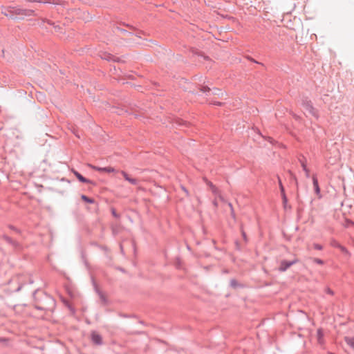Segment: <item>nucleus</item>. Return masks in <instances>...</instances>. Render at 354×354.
<instances>
[{
	"label": "nucleus",
	"instance_id": "f257e3e1",
	"mask_svg": "<svg viewBox=\"0 0 354 354\" xmlns=\"http://www.w3.org/2000/svg\"><path fill=\"white\" fill-rule=\"evenodd\" d=\"M1 13L7 17L13 19L17 15L31 16L33 13V10L22 9L19 7L9 6L3 8L1 10Z\"/></svg>",
	"mask_w": 354,
	"mask_h": 354
},
{
	"label": "nucleus",
	"instance_id": "f03ea898",
	"mask_svg": "<svg viewBox=\"0 0 354 354\" xmlns=\"http://www.w3.org/2000/svg\"><path fill=\"white\" fill-rule=\"evenodd\" d=\"M42 298V301L37 302L35 304V308L38 310L44 311L52 310L55 305V301L54 299L46 294H44Z\"/></svg>",
	"mask_w": 354,
	"mask_h": 354
},
{
	"label": "nucleus",
	"instance_id": "7ed1b4c3",
	"mask_svg": "<svg viewBox=\"0 0 354 354\" xmlns=\"http://www.w3.org/2000/svg\"><path fill=\"white\" fill-rule=\"evenodd\" d=\"M299 262V259L297 257H295L291 261L282 260L280 262L279 267L278 268L279 271L281 272H283L286 271L290 266L296 264Z\"/></svg>",
	"mask_w": 354,
	"mask_h": 354
},
{
	"label": "nucleus",
	"instance_id": "20e7f679",
	"mask_svg": "<svg viewBox=\"0 0 354 354\" xmlns=\"http://www.w3.org/2000/svg\"><path fill=\"white\" fill-rule=\"evenodd\" d=\"M302 106L311 115L318 118L319 115L317 111L313 107L312 102L310 100H308L307 99L304 100L302 101Z\"/></svg>",
	"mask_w": 354,
	"mask_h": 354
},
{
	"label": "nucleus",
	"instance_id": "39448f33",
	"mask_svg": "<svg viewBox=\"0 0 354 354\" xmlns=\"http://www.w3.org/2000/svg\"><path fill=\"white\" fill-rule=\"evenodd\" d=\"M298 161L299 162L301 167H302L304 171L305 172V176L307 178L310 177V170L307 167V159L306 158L300 154L298 157Z\"/></svg>",
	"mask_w": 354,
	"mask_h": 354
},
{
	"label": "nucleus",
	"instance_id": "423d86ee",
	"mask_svg": "<svg viewBox=\"0 0 354 354\" xmlns=\"http://www.w3.org/2000/svg\"><path fill=\"white\" fill-rule=\"evenodd\" d=\"M91 339L92 342L97 346H100L103 343L102 337L96 331H92L91 333Z\"/></svg>",
	"mask_w": 354,
	"mask_h": 354
},
{
	"label": "nucleus",
	"instance_id": "0eeeda50",
	"mask_svg": "<svg viewBox=\"0 0 354 354\" xmlns=\"http://www.w3.org/2000/svg\"><path fill=\"white\" fill-rule=\"evenodd\" d=\"M313 184L314 187L315 193L320 198L322 197L321 190L319 186L318 179L316 174H313L312 176Z\"/></svg>",
	"mask_w": 354,
	"mask_h": 354
},
{
	"label": "nucleus",
	"instance_id": "6e6552de",
	"mask_svg": "<svg viewBox=\"0 0 354 354\" xmlns=\"http://www.w3.org/2000/svg\"><path fill=\"white\" fill-rule=\"evenodd\" d=\"M1 238L5 241H6L8 244H10L13 248L17 249V248H20V244L19 243V242H17L15 240H13L10 236H8L6 234H3V235H2Z\"/></svg>",
	"mask_w": 354,
	"mask_h": 354
},
{
	"label": "nucleus",
	"instance_id": "1a4fd4ad",
	"mask_svg": "<svg viewBox=\"0 0 354 354\" xmlns=\"http://www.w3.org/2000/svg\"><path fill=\"white\" fill-rule=\"evenodd\" d=\"M92 168L94 170L100 171V172L112 173V172L116 171V170L113 167H97V166H93Z\"/></svg>",
	"mask_w": 354,
	"mask_h": 354
},
{
	"label": "nucleus",
	"instance_id": "9d476101",
	"mask_svg": "<svg viewBox=\"0 0 354 354\" xmlns=\"http://www.w3.org/2000/svg\"><path fill=\"white\" fill-rule=\"evenodd\" d=\"M120 172L127 181L134 185H138V180L136 178H131L124 171H120Z\"/></svg>",
	"mask_w": 354,
	"mask_h": 354
},
{
	"label": "nucleus",
	"instance_id": "9b49d317",
	"mask_svg": "<svg viewBox=\"0 0 354 354\" xmlns=\"http://www.w3.org/2000/svg\"><path fill=\"white\" fill-rule=\"evenodd\" d=\"M101 57L102 59H106L107 61L119 62V58H117L114 55L106 53H104L101 55Z\"/></svg>",
	"mask_w": 354,
	"mask_h": 354
},
{
	"label": "nucleus",
	"instance_id": "f8f14e48",
	"mask_svg": "<svg viewBox=\"0 0 354 354\" xmlns=\"http://www.w3.org/2000/svg\"><path fill=\"white\" fill-rule=\"evenodd\" d=\"M73 174L77 177V178L82 183H90V180L86 178H84L82 175H81L79 172L77 171H74Z\"/></svg>",
	"mask_w": 354,
	"mask_h": 354
},
{
	"label": "nucleus",
	"instance_id": "ddd939ff",
	"mask_svg": "<svg viewBox=\"0 0 354 354\" xmlns=\"http://www.w3.org/2000/svg\"><path fill=\"white\" fill-rule=\"evenodd\" d=\"M207 184L209 185L211 191L214 195H218L219 194L218 189L212 183L208 181Z\"/></svg>",
	"mask_w": 354,
	"mask_h": 354
},
{
	"label": "nucleus",
	"instance_id": "4468645a",
	"mask_svg": "<svg viewBox=\"0 0 354 354\" xmlns=\"http://www.w3.org/2000/svg\"><path fill=\"white\" fill-rule=\"evenodd\" d=\"M344 340L346 343L354 350V337H346Z\"/></svg>",
	"mask_w": 354,
	"mask_h": 354
},
{
	"label": "nucleus",
	"instance_id": "2eb2a0df",
	"mask_svg": "<svg viewBox=\"0 0 354 354\" xmlns=\"http://www.w3.org/2000/svg\"><path fill=\"white\" fill-rule=\"evenodd\" d=\"M317 340H318V342L319 344H322L323 343V337H324V333H323V331L321 328L318 329L317 331Z\"/></svg>",
	"mask_w": 354,
	"mask_h": 354
},
{
	"label": "nucleus",
	"instance_id": "dca6fc26",
	"mask_svg": "<svg viewBox=\"0 0 354 354\" xmlns=\"http://www.w3.org/2000/svg\"><path fill=\"white\" fill-rule=\"evenodd\" d=\"M81 198L86 203H90V204H92V203H94L95 201L94 199L91 198H89L88 196H86V195H82L81 196Z\"/></svg>",
	"mask_w": 354,
	"mask_h": 354
},
{
	"label": "nucleus",
	"instance_id": "f3484780",
	"mask_svg": "<svg viewBox=\"0 0 354 354\" xmlns=\"http://www.w3.org/2000/svg\"><path fill=\"white\" fill-rule=\"evenodd\" d=\"M330 245L333 248H337L338 247H339L340 243L335 239H332L330 241Z\"/></svg>",
	"mask_w": 354,
	"mask_h": 354
},
{
	"label": "nucleus",
	"instance_id": "a211bd4d",
	"mask_svg": "<svg viewBox=\"0 0 354 354\" xmlns=\"http://www.w3.org/2000/svg\"><path fill=\"white\" fill-rule=\"evenodd\" d=\"M277 178H278V183H279L280 192H281V194L285 193V189H284L283 185L282 184V182L281 180V178L279 176Z\"/></svg>",
	"mask_w": 354,
	"mask_h": 354
},
{
	"label": "nucleus",
	"instance_id": "6ab92c4d",
	"mask_svg": "<svg viewBox=\"0 0 354 354\" xmlns=\"http://www.w3.org/2000/svg\"><path fill=\"white\" fill-rule=\"evenodd\" d=\"M281 197H282V201H283V206H284V207H286V205L288 203V198H287V196L286 195V193L281 194Z\"/></svg>",
	"mask_w": 354,
	"mask_h": 354
},
{
	"label": "nucleus",
	"instance_id": "aec40b11",
	"mask_svg": "<svg viewBox=\"0 0 354 354\" xmlns=\"http://www.w3.org/2000/svg\"><path fill=\"white\" fill-rule=\"evenodd\" d=\"M201 91L203 93H209L211 89L207 86H203L201 88Z\"/></svg>",
	"mask_w": 354,
	"mask_h": 354
},
{
	"label": "nucleus",
	"instance_id": "412c9836",
	"mask_svg": "<svg viewBox=\"0 0 354 354\" xmlns=\"http://www.w3.org/2000/svg\"><path fill=\"white\" fill-rule=\"evenodd\" d=\"M313 262H315L317 264H319V265L324 264V261L320 259H318V258H314V259H313Z\"/></svg>",
	"mask_w": 354,
	"mask_h": 354
},
{
	"label": "nucleus",
	"instance_id": "4be33fe9",
	"mask_svg": "<svg viewBox=\"0 0 354 354\" xmlns=\"http://www.w3.org/2000/svg\"><path fill=\"white\" fill-rule=\"evenodd\" d=\"M26 1H29V2H39V3H50V1H47L46 0H26Z\"/></svg>",
	"mask_w": 354,
	"mask_h": 354
},
{
	"label": "nucleus",
	"instance_id": "5701e85b",
	"mask_svg": "<svg viewBox=\"0 0 354 354\" xmlns=\"http://www.w3.org/2000/svg\"><path fill=\"white\" fill-rule=\"evenodd\" d=\"M313 248L315 249V250H322L323 249V247L322 245L320 244H318V243H314L313 244Z\"/></svg>",
	"mask_w": 354,
	"mask_h": 354
},
{
	"label": "nucleus",
	"instance_id": "b1692460",
	"mask_svg": "<svg viewBox=\"0 0 354 354\" xmlns=\"http://www.w3.org/2000/svg\"><path fill=\"white\" fill-rule=\"evenodd\" d=\"M8 227H9L10 230H12L15 231V232H17V233H19H19L21 232H20V230H19V229H17V227H15V226H13V225H8Z\"/></svg>",
	"mask_w": 354,
	"mask_h": 354
},
{
	"label": "nucleus",
	"instance_id": "393cba45",
	"mask_svg": "<svg viewBox=\"0 0 354 354\" xmlns=\"http://www.w3.org/2000/svg\"><path fill=\"white\" fill-rule=\"evenodd\" d=\"M325 292H326V293L330 295H334V292L328 287L325 288Z\"/></svg>",
	"mask_w": 354,
	"mask_h": 354
},
{
	"label": "nucleus",
	"instance_id": "a878e982",
	"mask_svg": "<svg viewBox=\"0 0 354 354\" xmlns=\"http://www.w3.org/2000/svg\"><path fill=\"white\" fill-rule=\"evenodd\" d=\"M337 248H339L344 253H348L347 249L341 244L339 245V247H338Z\"/></svg>",
	"mask_w": 354,
	"mask_h": 354
},
{
	"label": "nucleus",
	"instance_id": "bb28decb",
	"mask_svg": "<svg viewBox=\"0 0 354 354\" xmlns=\"http://www.w3.org/2000/svg\"><path fill=\"white\" fill-rule=\"evenodd\" d=\"M288 173L290 174L291 178L295 181V183L297 184V179L296 176L291 171H289Z\"/></svg>",
	"mask_w": 354,
	"mask_h": 354
},
{
	"label": "nucleus",
	"instance_id": "cd10ccee",
	"mask_svg": "<svg viewBox=\"0 0 354 354\" xmlns=\"http://www.w3.org/2000/svg\"><path fill=\"white\" fill-rule=\"evenodd\" d=\"M236 281L235 279H232L230 281V284L232 286L235 287L236 286Z\"/></svg>",
	"mask_w": 354,
	"mask_h": 354
},
{
	"label": "nucleus",
	"instance_id": "c85d7f7f",
	"mask_svg": "<svg viewBox=\"0 0 354 354\" xmlns=\"http://www.w3.org/2000/svg\"><path fill=\"white\" fill-rule=\"evenodd\" d=\"M111 212H112V215L115 217V218H118V214L116 213L115 210L114 209H112L111 210Z\"/></svg>",
	"mask_w": 354,
	"mask_h": 354
},
{
	"label": "nucleus",
	"instance_id": "c756f323",
	"mask_svg": "<svg viewBox=\"0 0 354 354\" xmlns=\"http://www.w3.org/2000/svg\"><path fill=\"white\" fill-rule=\"evenodd\" d=\"M100 297L101 299H102L104 302H106V298H105V297L104 296V295H103V294L100 293Z\"/></svg>",
	"mask_w": 354,
	"mask_h": 354
},
{
	"label": "nucleus",
	"instance_id": "7c9ffc66",
	"mask_svg": "<svg viewBox=\"0 0 354 354\" xmlns=\"http://www.w3.org/2000/svg\"><path fill=\"white\" fill-rule=\"evenodd\" d=\"M210 104H212L214 105H218V106L221 105V102H210Z\"/></svg>",
	"mask_w": 354,
	"mask_h": 354
},
{
	"label": "nucleus",
	"instance_id": "2f4dec72",
	"mask_svg": "<svg viewBox=\"0 0 354 354\" xmlns=\"http://www.w3.org/2000/svg\"><path fill=\"white\" fill-rule=\"evenodd\" d=\"M229 206L230 207V208L232 209V216L233 217H234V210H233V208H232V205L231 203H229Z\"/></svg>",
	"mask_w": 354,
	"mask_h": 354
},
{
	"label": "nucleus",
	"instance_id": "473e14b6",
	"mask_svg": "<svg viewBox=\"0 0 354 354\" xmlns=\"http://www.w3.org/2000/svg\"><path fill=\"white\" fill-rule=\"evenodd\" d=\"M221 91L218 90V88H214V92H213V94H218L217 92H220Z\"/></svg>",
	"mask_w": 354,
	"mask_h": 354
},
{
	"label": "nucleus",
	"instance_id": "72a5a7b5",
	"mask_svg": "<svg viewBox=\"0 0 354 354\" xmlns=\"http://www.w3.org/2000/svg\"><path fill=\"white\" fill-rule=\"evenodd\" d=\"M23 285H24V283L19 286V287L17 288V291H19L21 290V288H22Z\"/></svg>",
	"mask_w": 354,
	"mask_h": 354
},
{
	"label": "nucleus",
	"instance_id": "f704fd0d",
	"mask_svg": "<svg viewBox=\"0 0 354 354\" xmlns=\"http://www.w3.org/2000/svg\"><path fill=\"white\" fill-rule=\"evenodd\" d=\"M242 235H243L244 239H246V234H245V232L244 231L242 232Z\"/></svg>",
	"mask_w": 354,
	"mask_h": 354
},
{
	"label": "nucleus",
	"instance_id": "c9c22d12",
	"mask_svg": "<svg viewBox=\"0 0 354 354\" xmlns=\"http://www.w3.org/2000/svg\"><path fill=\"white\" fill-rule=\"evenodd\" d=\"M29 283H33V281H32L31 279H29Z\"/></svg>",
	"mask_w": 354,
	"mask_h": 354
},
{
	"label": "nucleus",
	"instance_id": "e433bc0d",
	"mask_svg": "<svg viewBox=\"0 0 354 354\" xmlns=\"http://www.w3.org/2000/svg\"><path fill=\"white\" fill-rule=\"evenodd\" d=\"M269 141H270V142H272V138H269Z\"/></svg>",
	"mask_w": 354,
	"mask_h": 354
},
{
	"label": "nucleus",
	"instance_id": "4c0bfd02",
	"mask_svg": "<svg viewBox=\"0 0 354 354\" xmlns=\"http://www.w3.org/2000/svg\"><path fill=\"white\" fill-rule=\"evenodd\" d=\"M182 122H183V124H187V122H184V121H183V120H182Z\"/></svg>",
	"mask_w": 354,
	"mask_h": 354
},
{
	"label": "nucleus",
	"instance_id": "58836bf2",
	"mask_svg": "<svg viewBox=\"0 0 354 354\" xmlns=\"http://www.w3.org/2000/svg\"><path fill=\"white\" fill-rule=\"evenodd\" d=\"M49 1L50 2V3H53L57 4V2L54 3V2H51L50 1Z\"/></svg>",
	"mask_w": 354,
	"mask_h": 354
},
{
	"label": "nucleus",
	"instance_id": "ea45409f",
	"mask_svg": "<svg viewBox=\"0 0 354 354\" xmlns=\"http://www.w3.org/2000/svg\"><path fill=\"white\" fill-rule=\"evenodd\" d=\"M251 60H252V61H253V59H251ZM254 62L256 64H259V62H256V61H254Z\"/></svg>",
	"mask_w": 354,
	"mask_h": 354
},
{
	"label": "nucleus",
	"instance_id": "a19ab883",
	"mask_svg": "<svg viewBox=\"0 0 354 354\" xmlns=\"http://www.w3.org/2000/svg\"><path fill=\"white\" fill-rule=\"evenodd\" d=\"M328 354H335V353H328Z\"/></svg>",
	"mask_w": 354,
	"mask_h": 354
},
{
	"label": "nucleus",
	"instance_id": "79ce46f5",
	"mask_svg": "<svg viewBox=\"0 0 354 354\" xmlns=\"http://www.w3.org/2000/svg\"><path fill=\"white\" fill-rule=\"evenodd\" d=\"M2 339L0 338V341H1Z\"/></svg>",
	"mask_w": 354,
	"mask_h": 354
}]
</instances>
